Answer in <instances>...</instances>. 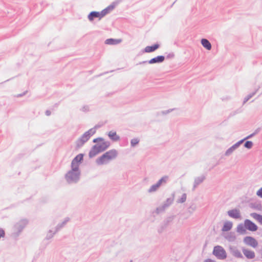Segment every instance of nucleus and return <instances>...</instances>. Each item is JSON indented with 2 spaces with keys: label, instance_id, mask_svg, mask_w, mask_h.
Instances as JSON below:
<instances>
[{
  "label": "nucleus",
  "instance_id": "nucleus-1",
  "mask_svg": "<svg viewBox=\"0 0 262 262\" xmlns=\"http://www.w3.org/2000/svg\"><path fill=\"white\" fill-rule=\"evenodd\" d=\"M83 159L82 154L77 155L71 162V169L65 174V179L69 184L76 183L80 179L79 166Z\"/></svg>",
  "mask_w": 262,
  "mask_h": 262
},
{
  "label": "nucleus",
  "instance_id": "nucleus-2",
  "mask_svg": "<svg viewBox=\"0 0 262 262\" xmlns=\"http://www.w3.org/2000/svg\"><path fill=\"white\" fill-rule=\"evenodd\" d=\"M118 155V152L116 149H111L97 158L96 160V162L99 165L107 164L111 161L116 159Z\"/></svg>",
  "mask_w": 262,
  "mask_h": 262
},
{
  "label": "nucleus",
  "instance_id": "nucleus-3",
  "mask_svg": "<svg viewBox=\"0 0 262 262\" xmlns=\"http://www.w3.org/2000/svg\"><path fill=\"white\" fill-rule=\"evenodd\" d=\"M110 145V143L108 141H105L103 139L92 147L89 154V157L92 158L96 156L99 152L106 150Z\"/></svg>",
  "mask_w": 262,
  "mask_h": 262
},
{
  "label": "nucleus",
  "instance_id": "nucleus-4",
  "mask_svg": "<svg viewBox=\"0 0 262 262\" xmlns=\"http://www.w3.org/2000/svg\"><path fill=\"white\" fill-rule=\"evenodd\" d=\"M169 180L168 176H164L161 177L156 183L152 185L147 190V192L152 193L157 191L162 186H164L167 184Z\"/></svg>",
  "mask_w": 262,
  "mask_h": 262
},
{
  "label": "nucleus",
  "instance_id": "nucleus-5",
  "mask_svg": "<svg viewBox=\"0 0 262 262\" xmlns=\"http://www.w3.org/2000/svg\"><path fill=\"white\" fill-rule=\"evenodd\" d=\"M95 133L96 127L92 128L85 132L81 137L77 140L76 142L77 146L78 147H81Z\"/></svg>",
  "mask_w": 262,
  "mask_h": 262
},
{
  "label": "nucleus",
  "instance_id": "nucleus-6",
  "mask_svg": "<svg viewBox=\"0 0 262 262\" xmlns=\"http://www.w3.org/2000/svg\"><path fill=\"white\" fill-rule=\"evenodd\" d=\"M212 254L218 259H225L227 257V253L225 250L221 246H216L214 247Z\"/></svg>",
  "mask_w": 262,
  "mask_h": 262
},
{
  "label": "nucleus",
  "instance_id": "nucleus-7",
  "mask_svg": "<svg viewBox=\"0 0 262 262\" xmlns=\"http://www.w3.org/2000/svg\"><path fill=\"white\" fill-rule=\"evenodd\" d=\"M28 224V221L25 219H21L16 222L13 227L14 233L18 235Z\"/></svg>",
  "mask_w": 262,
  "mask_h": 262
},
{
  "label": "nucleus",
  "instance_id": "nucleus-8",
  "mask_svg": "<svg viewBox=\"0 0 262 262\" xmlns=\"http://www.w3.org/2000/svg\"><path fill=\"white\" fill-rule=\"evenodd\" d=\"M174 200V196L167 198L166 201L163 202V203L158 207L156 209V213H160L164 212L166 209H167L173 203Z\"/></svg>",
  "mask_w": 262,
  "mask_h": 262
},
{
  "label": "nucleus",
  "instance_id": "nucleus-9",
  "mask_svg": "<svg viewBox=\"0 0 262 262\" xmlns=\"http://www.w3.org/2000/svg\"><path fill=\"white\" fill-rule=\"evenodd\" d=\"M243 241L246 245L254 248L257 247L258 246L257 241L254 237L251 236H246L244 237Z\"/></svg>",
  "mask_w": 262,
  "mask_h": 262
},
{
  "label": "nucleus",
  "instance_id": "nucleus-10",
  "mask_svg": "<svg viewBox=\"0 0 262 262\" xmlns=\"http://www.w3.org/2000/svg\"><path fill=\"white\" fill-rule=\"evenodd\" d=\"M229 250L230 253L234 257L242 258L243 257L240 251L237 247L235 246L230 245L229 246Z\"/></svg>",
  "mask_w": 262,
  "mask_h": 262
},
{
  "label": "nucleus",
  "instance_id": "nucleus-11",
  "mask_svg": "<svg viewBox=\"0 0 262 262\" xmlns=\"http://www.w3.org/2000/svg\"><path fill=\"white\" fill-rule=\"evenodd\" d=\"M245 227L246 229L251 231H255L257 230V225L251 221L250 220L246 219L244 221Z\"/></svg>",
  "mask_w": 262,
  "mask_h": 262
},
{
  "label": "nucleus",
  "instance_id": "nucleus-12",
  "mask_svg": "<svg viewBox=\"0 0 262 262\" xmlns=\"http://www.w3.org/2000/svg\"><path fill=\"white\" fill-rule=\"evenodd\" d=\"M243 143V140H240L237 143L229 147L225 152V155L226 156H229L239 147V146Z\"/></svg>",
  "mask_w": 262,
  "mask_h": 262
},
{
  "label": "nucleus",
  "instance_id": "nucleus-13",
  "mask_svg": "<svg viewBox=\"0 0 262 262\" xmlns=\"http://www.w3.org/2000/svg\"><path fill=\"white\" fill-rule=\"evenodd\" d=\"M206 177L204 174L196 177L194 178L192 190H194L196 188L205 180Z\"/></svg>",
  "mask_w": 262,
  "mask_h": 262
},
{
  "label": "nucleus",
  "instance_id": "nucleus-14",
  "mask_svg": "<svg viewBox=\"0 0 262 262\" xmlns=\"http://www.w3.org/2000/svg\"><path fill=\"white\" fill-rule=\"evenodd\" d=\"M228 215L233 219H239L241 218L240 211L237 209L230 210L227 212Z\"/></svg>",
  "mask_w": 262,
  "mask_h": 262
},
{
  "label": "nucleus",
  "instance_id": "nucleus-15",
  "mask_svg": "<svg viewBox=\"0 0 262 262\" xmlns=\"http://www.w3.org/2000/svg\"><path fill=\"white\" fill-rule=\"evenodd\" d=\"M243 252L244 255L248 259H253L255 257V255L254 251L245 249L242 248Z\"/></svg>",
  "mask_w": 262,
  "mask_h": 262
},
{
  "label": "nucleus",
  "instance_id": "nucleus-16",
  "mask_svg": "<svg viewBox=\"0 0 262 262\" xmlns=\"http://www.w3.org/2000/svg\"><path fill=\"white\" fill-rule=\"evenodd\" d=\"M224 237L229 242H234L235 241L236 236L235 233L233 232H230L224 234Z\"/></svg>",
  "mask_w": 262,
  "mask_h": 262
},
{
  "label": "nucleus",
  "instance_id": "nucleus-17",
  "mask_svg": "<svg viewBox=\"0 0 262 262\" xmlns=\"http://www.w3.org/2000/svg\"><path fill=\"white\" fill-rule=\"evenodd\" d=\"M95 18H98L99 20L101 19L99 12L92 11L88 16V18L90 21H92Z\"/></svg>",
  "mask_w": 262,
  "mask_h": 262
},
{
  "label": "nucleus",
  "instance_id": "nucleus-18",
  "mask_svg": "<svg viewBox=\"0 0 262 262\" xmlns=\"http://www.w3.org/2000/svg\"><path fill=\"white\" fill-rule=\"evenodd\" d=\"M164 59L165 57L164 56H158L148 61V63L149 64L161 63L164 61Z\"/></svg>",
  "mask_w": 262,
  "mask_h": 262
},
{
  "label": "nucleus",
  "instance_id": "nucleus-19",
  "mask_svg": "<svg viewBox=\"0 0 262 262\" xmlns=\"http://www.w3.org/2000/svg\"><path fill=\"white\" fill-rule=\"evenodd\" d=\"M115 8L114 5H110L100 12L101 18L105 16L106 14H108Z\"/></svg>",
  "mask_w": 262,
  "mask_h": 262
},
{
  "label": "nucleus",
  "instance_id": "nucleus-20",
  "mask_svg": "<svg viewBox=\"0 0 262 262\" xmlns=\"http://www.w3.org/2000/svg\"><path fill=\"white\" fill-rule=\"evenodd\" d=\"M108 136L113 141H118L120 140V137L117 135L116 132L111 130L108 133Z\"/></svg>",
  "mask_w": 262,
  "mask_h": 262
},
{
  "label": "nucleus",
  "instance_id": "nucleus-21",
  "mask_svg": "<svg viewBox=\"0 0 262 262\" xmlns=\"http://www.w3.org/2000/svg\"><path fill=\"white\" fill-rule=\"evenodd\" d=\"M233 224L230 221H226L224 223L222 230L223 232L228 231L231 229Z\"/></svg>",
  "mask_w": 262,
  "mask_h": 262
},
{
  "label": "nucleus",
  "instance_id": "nucleus-22",
  "mask_svg": "<svg viewBox=\"0 0 262 262\" xmlns=\"http://www.w3.org/2000/svg\"><path fill=\"white\" fill-rule=\"evenodd\" d=\"M159 48V44H155L154 45L152 46H147L144 49V52L146 53H151L157 49H158Z\"/></svg>",
  "mask_w": 262,
  "mask_h": 262
},
{
  "label": "nucleus",
  "instance_id": "nucleus-23",
  "mask_svg": "<svg viewBox=\"0 0 262 262\" xmlns=\"http://www.w3.org/2000/svg\"><path fill=\"white\" fill-rule=\"evenodd\" d=\"M70 221V218L68 217H66L61 223H59L56 227V231H58L62 228H63L67 223Z\"/></svg>",
  "mask_w": 262,
  "mask_h": 262
},
{
  "label": "nucleus",
  "instance_id": "nucleus-24",
  "mask_svg": "<svg viewBox=\"0 0 262 262\" xmlns=\"http://www.w3.org/2000/svg\"><path fill=\"white\" fill-rule=\"evenodd\" d=\"M202 46L208 50L211 49V45L208 40L205 38L202 39L201 40Z\"/></svg>",
  "mask_w": 262,
  "mask_h": 262
},
{
  "label": "nucleus",
  "instance_id": "nucleus-25",
  "mask_svg": "<svg viewBox=\"0 0 262 262\" xmlns=\"http://www.w3.org/2000/svg\"><path fill=\"white\" fill-rule=\"evenodd\" d=\"M121 39H107L105 41V43L107 45H117L120 43Z\"/></svg>",
  "mask_w": 262,
  "mask_h": 262
},
{
  "label": "nucleus",
  "instance_id": "nucleus-26",
  "mask_svg": "<svg viewBox=\"0 0 262 262\" xmlns=\"http://www.w3.org/2000/svg\"><path fill=\"white\" fill-rule=\"evenodd\" d=\"M250 216L262 224V215L256 213H252Z\"/></svg>",
  "mask_w": 262,
  "mask_h": 262
},
{
  "label": "nucleus",
  "instance_id": "nucleus-27",
  "mask_svg": "<svg viewBox=\"0 0 262 262\" xmlns=\"http://www.w3.org/2000/svg\"><path fill=\"white\" fill-rule=\"evenodd\" d=\"M236 231L241 234H244L246 232L245 225H243L242 224H239L237 227Z\"/></svg>",
  "mask_w": 262,
  "mask_h": 262
},
{
  "label": "nucleus",
  "instance_id": "nucleus-28",
  "mask_svg": "<svg viewBox=\"0 0 262 262\" xmlns=\"http://www.w3.org/2000/svg\"><path fill=\"white\" fill-rule=\"evenodd\" d=\"M140 139L138 138H134L130 140V146L132 147H136L139 143Z\"/></svg>",
  "mask_w": 262,
  "mask_h": 262
},
{
  "label": "nucleus",
  "instance_id": "nucleus-29",
  "mask_svg": "<svg viewBox=\"0 0 262 262\" xmlns=\"http://www.w3.org/2000/svg\"><path fill=\"white\" fill-rule=\"evenodd\" d=\"M57 231H56V229L55 231H53L52 230H50L47 233L46 238L47 239H50L52 238L54 235L57 232Z\"/></svg>",
  "mask_w": 262,
  "mask_h": 262
},
{
  "label": "nucleus",
  "instance_id": "nucleus-30",
  "mask_svg": "<svg viewBox=\"0 0 262 262\" xmlns=\"http://www.w3.org/2000/svg\"><path fill=\"white\" fill-rule=\"evenodd\" d=\"M257 91H255V92L249 94L246 97H245L243 101V104L246 103L250 98H251L253 96H254L256 93L257 92Z\"/></svg>",
  "mask_w": 262,
  "mask_h": 262
},
{
  "label": "nucleus",
  "instance_id": "nucleus-31",
  "mask_svg": "<svg viewBox=\"0 0 262 262\" xmlns=\"http://www.w3.org/2000/svg\"><path fill=\"white\" fill-rule=\"evenodd\" d=\"M187 195L186 193H183L180 199H178L177 202L178 203H184L186 200Z\"/></svg>",
  "mask_w": 262,
  "mask_h": 262
},
{
  "label": "nucleus",
  "instance_id": "nucleus-32",
  "mask_svg": "<svg viewBox=\"0 0 262 262\" xmlns=\"http://www.w3.org/2000/svg\"><path fill=\"white\" fill-rule=\"evenodd\" d=\"M252 146H253V142L250 141H246L244 144V146L248 149L251 148Z\"/></svg>",
  "mask_w": 262,
  "mask_h": 262
},
{
  "label": "nucleus",
  "instance_id": "nucleus-33",
  "mask_svg": "<svg viewBox=\"0 0 262 262\" xmlns=\"http://www.w3.org/2000/svg\"><path fill=\"white\" fill-rule=\"evenodd\" d=\"M80 111L83 112H88L90 111V106L87 105H84L80 108Z\"/></svg>",
  "mask_w": 262,
  "mask_h": 262
},
{
  "label": "nucleus",
  "instance_id": "nucleus-34",
  "mask_svg": "<svg viewBox=\"0 0 262 262\" xmlns=\"http://www.w3.org/2000/svg\"><path fill=\"white\" fill-rule=\"evenodd\" d=\"M257 132L256 130L254 133H253V134H250V135L248 136L247 137H246V138H245L244 139H242V140H243V142L244 141H245L247 139H250V138H251L252 137H253L255 135H256L257 134Z\"/></svg>",
  "mask_w": 262,
  "mask_h": 262
},
{
  "label": "nucleus",
  "instance_id": "nucleus-35",
  "mask_svg": "<svg viewBox=\"0 0 262 262\" xmlns=\"http://www.w3.org/2000/svg\"><path fill=\"white\" fill-rule=\"evenodd\" d=\"M256 195L262 198V187L260 188L257 192H256Z\"/></svg>",
  "mask_w": 262,
  "mask_h": 262
},
{
  "label": "nucleus",
  "instance_id": "nucleus-36",
  "mask_svg": "<svg viewBox=\"0 0 262 262\" xmlns=\"http://www.w3.org/2000/svg\"><path fill=\"white\" fill-rule=\"evenodd\" d=\"M103 139H102L101 138H98L94 139L93 140V142L94 143H96V144H97L99 142H100L101 141H102Z\"/></svg>",
  "mask_w": 262,
  "mask_h": 262
},
{
  "label": "nucleus",
  "instance_id": "nucleus-37",
  "mask_svg": "<svg viewBox=\"0 0 262 262\" xmlns=\"http://www.w3.org/2000/svg\"><path fill=\"white\" fill-rule=\"evenodd\" d=\"M196 209V206L194 205H192L190 206L189 209L191 210V212L195 211Z\"/></svg>",
  "mask_w": 262,
  "mask_h": 262
},
{
  "label": "nucleus",
  "instance_id": "nucleus-38",
  "mask_svg": "<svg viewBox=\"0 0 262 262\" xmlns=\"http://www.w3.org/2000/svg\"><path fill=\"white\" fill-rule=\"evenodd\" d=\"M174 56V54L173 53H170L168 54L167 56V58H172Z\"/></svg>",
  "mask_w": 262,
  "mask_h": 262
},
{
  "label": "nucleus",
  "instance_id": "nucleus-39",
  "mask_svg": "<svg viewBox=\"0 0 262 262\" xmlns=\"http://www.w3.org/2000/svg\"><path fill=\"white\" fill-rule=\"evenodd\" d=\"M171 111H172V110H167V111H163L162 112V113L163 114L166 115V114H167L169 113L170 112H171Z\"/></svg>",
  "mask_w": 262,
  "mask_h": 262
},
{
  "label": "nucleus",
  "instance_id": "nucleus-40",
  "mask_svg": "<svg viewBox=\"0 0 262 262\" xmlns=\"http://www.w3.org/2000/svg\"><path fill=\"white\" fill-rule=\"evenodd\" d=\"M173 216H171V217H169L167 218V220H166V222L167 223L171 222L172 221V220H173Z\"/></svg>",
  "mask_w": 262,
  "mask_h": 262
},
{
  "label": "nucleus",
  "instance_id": "nucleus-41",
  "mask_svg": "<svg viewBox=\"0 0 262 262\" xmlns=\"http://www.w3.org/2000/svg\"><path fill=\"white\" fill-rule=\"evenodd\" d=\"M204 262H215V261L211 259H206Z\"/></svg>",
  "mask_w": 262,
  "mask_h": 262
},
{
  "label": "nucleus",
  "instance_id": "nucleus-42",
  "mask_svg": "<svg viewBox=\"0 0 262 262\" xmlns=\"http://www.w3.org/2000/svg\"><path fill=\"white\" fill-rule=\"evenodd\" d=\"M146 63H148V61H143L140 62L138 64H145Z\"/></svg>",
  "mask_w": 262,
  "mask_h": 262
},
{
  "label": "nucleus",
  "instance_id": "nucleus-43",
  "mask_svg": "<svg viewBox=\"0 0 262 262\" xmlns=\"http://www.w3.org/2000/svg\"><path fill=\"white\" fill-rule=\"evenodd\" d=\"M50 114H51V112H50V111H46V115L47 116H49V115H50Z\"/></svg>",
  "mask_w": 262,
  "mask_h": 262
}]
</instances>
